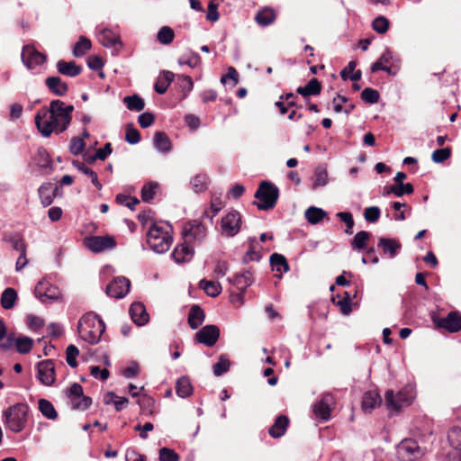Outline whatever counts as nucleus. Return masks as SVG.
I'll return each instance as SVG.
<instances>
[{
	"label": "nucleus",
	"instance_id": "6",
	"mask_svg": "<svg viewBox=\"0 0 461 461\" xmlns=\"http://www.w3.org/2000/svg\"><path fill=\"white\" fill-rule=\"evenodd\" d=\"M397 455L401 461H415L424 455V450L416 440L406 438L398 445Z\"/></svg>",
	"mask_w": 461,
	"mask_h": 461
},
{
	"label": "nucleus",
	"instance_id": "22",
	"mask_svg": "<svg viewBox=\"0 0 461 461\" xmlns=\"http://www.w3.org/2000/svg\"><path fill=\"white\" fill-rule=\"evenodd\" d=\"M45 85L52 94L58 96H65L68 91V85L59 77H48L45 79Z\"/></svg>",
	"mask_w": 461,
	"mask_h": 461
},
{
	"label": "nucleus",
	"instance_id": "19",
	"mask_svg": "<svg viewBox=\"0 0 461 461\" xmlns=\"http://www.w3.org/2000/svg\"><path fill=\"white\" fill-rule=\"evenodd\" d=\"M230 283L237 287L240 290L238 294L239 299H242L246 289L250 286L253 283L252 273L249 269L242 272L235 274L232 278H229Z\"/></svg>",
	"mask_w": 461,
	"mask_h": 461
},
{
	"label": "nucleus",
	"instance_id": "20",
	"mask_svg": "<svg viewBox=\"0 0 461 461\" xmlns=\"http://www.w3.org/2000/svg\"><path fill=\"white\" fill-rule=\"evenodd\" d=\"M194 254V248L189 245V241H185L177 245L172 252V258L177 264L191 261Z\"/></svg>",
	"mask_w": 461,
	"mask_h": 461
},
{
	"label": "nucleus",
	"instance_id": "5",
	"mask_svg": "<svg viewBox=\"0 0 461 461\" xmlns=\"http://www.w3.org/2000/svg\"><path fill=\"white\" fill-rule=\"evenodd\" d=\"M147 242L154 252L162 254L169 249L172 237L163 227L153 223L148 230Z\"/></svg>",
	"mask_w": 461,
	"mask_h": 461
},
{
	"label": "nucleus",
	"instance_id": "21",
	"mask_svg": "<svg viewBox=\"0 0 461 461\" xmlns=\"http://www.w3.org/2000/svg\"><path fill=\"white\" fill-rule=\"evenodd\" d=\"M129 313L132 321L138 326H143L149 321V314L144 304L140 302L131 303Z\"/></svg>",
	"mask_w": 461,
	"mask_h": 461
},
{
	"label": "nucleus",
	"instance_id": "52",
	"mask_svg": "<svg viewBox=\"0 0 461 461\" xmlns=\"http://www.w3.org/2000/svg\"><path fill=\"white\" fill-rule=\"evenodd\" d=\"M191 185L195 193H201L207 188L206 175L198 174L191 179Z\"/></svg>",
	"mask_w": 461,
	"mask_h": 461
},
{
	"label": "nucleus",
	"instance_id": "59",
	"mask_svg": "<svg viewBox=\"0 0 461 461\" xmlns=\"http://www.w3.org/2000/svg\"><path fill=\"white\" fill-rule=\"evenodd\" d=\"M138 404L141 410L149 411V415H154V411L152 409L155 405V400L152 397L143 395L138 400Z\"/></svg>",
	"mask_w": 461,
	"mask_h": 461
},
{
	"label": "nucleus",
	"instance_id": "49",
	"mask_svg": "<svg viewBox=\"0 0 461 461\" xmlns=\"http://www.w3.org/2000/svg\"><path fill=\"white\" fill-rule=\"evenodd\" d=\"M158 188V184L157 182H149L144 185L140 192L142 201L149 203L154 198Z\"/></svg>",
	"mask_w": 461,
	"mask_h": 461
},
{
	"label": "nucleus",
	"instance_id": "56",
	"mask_svg": "<svg viewBox=\"0 0 461 461\" xmlns=\"http://www.w3.org/2000/svg\"><path fill=\"white\" fill-rule=\"evenodd\" d=\"M79 354L78 348L75 345H69L66 349V361L68 365L75 368L77 366V357Z\"/></svg>",
	"mask_w": 461,
	"mask_h": 461
},
{
	"label": "nucleus",
	"instance_id": "2",
	"mask_svg": "<svg viewBox=\"0 0 461 461\" xmlns=\"http://www.w3.org/2000/svg\"><path fill=\"white\" fill-rule=\"evenodd\" d=\"M77 330L82 339L95 345L105 331V323L98 315L86 314L80 319Z\"/></svg>",
	"mask_w": 461,
	"mask_h": 461
},
{
	"label": "nucleus",
	"instance_id": "3",
	"mask_svg": "<svg viewBox=\"0 0 461 461\" xmlns=\"http://www.w3.org/2000/svg\"><path fill=\"white\" fill-rule=\"evenodd\" d=\"M29 406L15 403L4 411L5 425L14 433L21 432L26 426Z\"/></svg>",
	"mask_w": 461,
	"mask_h": 461
},
{
	"label": "nucleus",
	"instance_id": "44",
	"mask_svg": "<svg viewBox=\"0 0 461 461\" xmlns=\"http://www.w3.org/2000/svg\"><path fill=\"white\" fill-rule=\"evenodd\" d=\"M403 399L401 393H399L397 395H394L393 390H387L385 393V404L388 409L399 411L402 407L400 402Z\"/></svg>",
	"mask_w": 461,
	"mask_h": 461
},
{
	"label": "nucleus",
	"instance_id": "34",
	"mask_svg": "<svg viewBox=\"0 0 461 461\" xmlns=\"http://www.w3.org/2000/svg\"><path fill=\"white\" fill-rule=\"evenodd\" d=\"M328 184V170L325 164L319 165L314 170L312 189L325 186Z\"/></svg>",
	"mask_w": 461,
	"mask_h": 461
},
{
	"label": "nucleus",
	"instance_id": "55",
	"mask_svg": "<svg viewBox=\"0 0 461 461\" xmlns=\"http://www.w3.org/2000/svg\"><path fill=\"white\" fill-rule=\"evenodd\" d=\"M361 98L364 102L374 104L379 101L380 95L377 90L366 87L362 91Z\"/></svg>",
	"mask_w": 461,
	"mask_h": 461
},
{
	"label": "nucleus",
	"instance_id": "11",
	"mask_svg": "<svg viewBox=\"0 0 461 461\" xmlns=\"http://www.w3.org/2000/svg\"><path fill=\"white\" fill-rule=\"evenodd\" d=\"M34 294L42 303L54 302L61 298L60 290L45 280L38 282L34 289Z\"/></svg>",
	"mask_w": 461,
	"mask_h": 461
},
{
	"label": "nucleus",
	"instance_id": "63",
	"mask_svg": "<svg viewBox=\"0 0 461 461\" xmlns=\"http://www.w3.org/2000/svg\"><path fill=\"white\" fill-rule=\"evenodd\" d=\"M179 455L175 450L162 447L159 449V461H179Z\"/></svg>",
	"mask_w": 461,
	"mask_h": 461
},
{
	"label": "nucleus",
	"instance_id": "40",
	"mask_svg": "<svg viewBox=\"0 0 461 461\" xmlns=\"http://www.w3.org/2000/svg\"><path fill=\"white\" fill-rule=\"evenodd\" d=\"M72 164L76 168H77L83 174L89 175L93 185L97 189H99V190L102 189V187H103L102 184L99 182L97 174L94 170H92L90 167H86L84 163L77 161V160H74L72 162Z\"/></svg>",
	"mask_w": 461,
	"mask_h": 461
},
{
	"label": "nucleus",
	"instance_id": "14",
	"mask_svg": "<svg viewBox=\"0 0 461 461\" xmlns=\"http://www.w3.org/2000/svg\"><path fill=\"white\" fill-rule=\"evenodd\" d=\"M37 378L45 386L52 385L56 381L55 364L52 359L41 361L37 365Z\"/></svg>",
	"mask_w": 461,
	"mask_h": 461
},
{
	"label": "nucleus",
	"instance_id": "16",
	"mask_svg": "<svg viewBox=\"0 0 461 461\" xmlns=\"http://www.w3.org/2000/svg\"><path fill=\"white\" fill-rule=\"evenodd\" d=\"M182 234L184 239L189 242L191 240L202 241L206 235V229L201 221H192L185 224Z\"/></svg>",
	"mask_w": 461,
	"mask_h": 461
},
{
	"label": "nucleus",
	"instance_id": "30",
	"mask_svg": "<svg viewBox=\"0 0 461 461\" xmlns=\"http://www.w3.org/2000/svg\"><path fill=\"white\" fill-rule=\"evenodd\" d=\"M296 92L303 97L320 95L321 92V83L313 77L304 86L297 87Z\"/></svg>",
	"mask_w": 461,
	"mask_h": 461
},
{
	"label": "nucleus",
	"instance_id": "32",
	"mask_svg": "<svg viewBox=\"0 0 461 461\" xmlns=\"http://www.w3.org/2000/svg\"><path fill=\"white\" fill-rule=\"evenodd\" d=\"M18 294L15 289L8 287L3 291L0 296V304L5 310H11L15 306Z\"/></svg>",
	"mask_w": 461,
	"mask_h": 461
},
{
	"label": "nucleus",
	"instance_id": "54",
	"mask_svg": "<svg viewBox=\"0 0 461 461\" xmlns=\"http://www.w3.org/2000/svg\"><path fill=\"white\" fill-rule=\"evenodd\" d=\"M413 191L414 187L411 183L391 185V192L397 197H401L403 194H411Z\"/></svg>",
	"mask_w": 461,
	"mask_h": 461
},
{
	"label": "nucleus",
	"instance_id": "17",
	"mask_svg": "<svg viewBox=\"0 0 461 461\" xmlns=\"http://www.w3.org/2000/svg\"><path fill=\"white\" fill-rule=\"evenodd\" d=\"M60 187L50 182L43 183L38 189L41 203L44 207L50 206L53 203L54 197L59 194Z\"/></svg>",
	"mask_w": 461,
	"mask_h": 461
},
{
	"label": "nucleus",
	"instance_id": "60",
	"mask_svg": "<svg viewBox=\"0 0 461 461\" xmlns=\"http://www.w3.org/2000/svg\"><path fill=\"white\" fill-rule=\"evenodd\" d=\"M92 404V398L83 394L77 400L72 399V408L74 410H87Z\"/></svg>",
	"mask_w": 461,
	"mask_h": 461
},
{
	"label": "nucleus",
	"instance_id": "57",
	"mask_svg": "<svg viewBox=\"0 0 461 461\" xmlns=\"http://www.w3.org/2000/svg\"><path fill=\"white\" fill-rule=\"evenodd\" d=\"M451 156V148L447 147L444 149H438L433 151L431 159L435 163H442Z\"/></svg>",
	"mask_w": 461,
	"mask_h": 461
},
{
	"label": "nucleus",
	"instance_id": "1",
	"mask_svg": "<svg viewBox=\"0 0 461 461\" xmlns=\"http://www.w3.org/2000/svg\"><path fill=\"white\" fill-rule=\"evenodd\" d=\"M74 106L66 105L59 99L52 100L49 108L43 107L35 115L34 121L38 131L43 137H50L53 131L56 134L65 131L71 121Z\"/></svg>",
	"mask_w": 461,
	"mask_h": 461
},
{
	"label": "nucleus",
	"instance_id": "39",
	"mask_svg": "<svg viewBox=\"0 0 461 461\" xmlns=\"http://www.w3.org/2000/svg\"><path fill=\"white\" fill-rule=\"evenodd\" d=\"M199 287L203 289L208 296L216 297L221 292V286L219 283L214 281H208L202 279L199 282Z\"/></svg>",
	"mask_w": 461,
	"mask_h": 461
},
{
	"label": "nucleus",
	"instance_id": "37",
	"mask_svg": "<svg viewBox=\"0 0 461 461\" xmlns=\"http://www.w3.org/2000/svg\"><path fill=\"white\" fill-rule=\"evenodd\" d=\"M304 216L311 224H318L327 216V212L321 208L310 206L305 211Z\"/></svg>",
	"mask_w": 461,
	"mask_h": 461
},
{
	"label": "nucleus",
	"instance_id": "10",
	"mask_svg": "<svg viewBox=\"0 0 461 461\" xmlns=\"http://www.w3.org/2000/svg\"><path fill=\"white\" fill-rule=\"evenodd\" d=\"M432 321L438 329H444L450 333L461 330V314L457 312H450L446 317L433 315Z\"/></svg>",
	"mask_w": 461,
	"mask_h": 461
},
{
	"label": "nucleus",
	"instance_id": "61",
	"mask_svg": "<svg viewBox=\"0 0 461 461\" xmlns=\"http://www.w3.org/2000/svg\"><path fill=\"white\" fill-rule=\"evenodd\" d=\"M336 216L343 222L346 223L347 229L345 232L347 234H352V228L354 227V220L351 212H339L336 214Z\"/></svg>",
	"mask_w": 461,
	"mask_h": 461
},
{
	"label": "nucleus",
	"instance_id": "42",
	"mask_svg": "<svg viewBox=\"0 0 461 461\" xmlns=\"http://www.w3.org/2000/svg\"><path fill=\"white\" fill-rule=\"evenodd\" d=\"M370 239V233L366 230L358 231L351 241L353 249H365L367 248V241Z\"/></svg>",
	"mask_w": 461,
	"mask_h": 461
},
{
	"label": "nucleus",
	"instance_id": "4",
	"mask_svg": "<svg viewBox=\"0 0 461 461\" xmlns=\"http://www.w3.org/2000/svg\"><path fill=\"white\" fill-rule=\"evenodd\" d=\"M258 202H253L258 210L268 211L273 209L279 197V189L268 181H262L254 194Z\"/></svg>",
	"mask_w": 461,
	"mask_h": 461
},
{
	"label": "nucleus",
	"instance_id": "33",
	"mask_svg": "<svg viewBox=\"0 0 461 461\" xmlns=\"http://www.w3.org/2000/svg\"><path fill=\"white\" fill-rule=\"evenodd\" d=\"M154 147L162 153L171 150V141L164 131H157L153 138Z\"/></svg>",
	"mask_w": 461,
	"mask_h": 461
},
{
	"label": "nucleus",
	"instance_id": "38",
	"mask_svg": "<svg viewBox=\"0 0 461 461\" xmlns=\"http://www.w3.org/2000/svg\"><path fill=\"white\" fill-rule=\"evenodd\" d=\"M122 102L130 111L140 112L145 108L144 100L137 94L125 96Z\"/></svg>",
	"mask_w": 461,
	"mask_h": 461
},
{
	"label": "nucleus",
	"instance_id": "41",
	"mask_svg": "<svg viewBox=\"0 0 461 461\" xmlns=\"http://www.w3.org/2000/svg\"><path fill=\"white\" fill-rule=\"evenodd\" d=\"M39 411L49 420H56L58 418V412L53 404L46 399L39 400Z\"/></svg>",
	"mask_w": 461,
	"mask_h": 461
},
{
	"label": "nucleus",
	"instance_id": "9",
	"mask_svg": "<svg viewBox=\"0 0 461 461\" xmlns=\"http://www.w3.org/2000/svg\"><path fill=\"white\" fill-rule=\"evenodd\" d=\"M241 223L240 213L236 210H231L221 219V233L227 237H234L239 233Z\"/></svg>",
	"mask_w": 461,
	"mask_h": 461
},
{
	"label": "nucleus",
	"instance_id": "64",
	"mask_svg": "<svg viewBox=\"0 0 461 461\" xmlns=\"http://www.w3.org/2000/svg\"><path fill=\"white\" fill-rule=\"evenodd\" d=\"M381 211L376 206L366 208L364 212L365 220L368 222H376L380 218Z\"/></svg>",
	"mask_w": 461,
	"mask_h": 461
},
{
	"label": "nucleus",
	"instance_id": "12",
	"mask_svg": "<svg viewBox=\"0 0 461 461\" xmlns=\"http://www.w3.org/2000/svg\"><path fill=\"white\" fill-rule=\"evenodd\" d=\"M21 59L23 65L28 69H33L37 66H41L45 63L47 60V56L38 51L32 45H25L23 48Z\"/></svg>",
	"mask_w": 461,
	"mask_h": 461
},
{
	"label": "nucleus",
	"instance_id": "53",
	"mask_svg": "<svg viewBox=\"0 0 461 461\" xmlns=\"http://www.w3.org/2000/svg\"><path fill=\"white\" fill-rule=\"evenodd\" d=\"M7 240H8V242L11 243L12 248L14 250L20 252V254L21 253L26 254L27 245H26L25 241L23 240V239L19 234L11 236Z\"/></svg>",
	"mask_w": 461,
	"mask_h": 461
},
{
	"label": "nucleus",
	"instance_id": "35",
	"mask_svg": "<svg viewBox=\"0 0 461 461\" xmlns=\"http://www.w3.org/2000/svg\"><path fill=\"white\" fill-rule=\"evenodd\" d=\"M176 394L181 398L188 397L193 393V386L187 376H182L177 379L176 384Z\"/></svg>",
	"mask_w": 461,
	"mask_h": 461
},
{
	"label": "nucleus",
	"instance_id": "31",
	"mask_svg": "<svg viewBox=\"0 0 461 461\" xmlns=\"http://www.w3.org/2000/svg\"><path fill=\"white\" fill-rule=\"evenodd\" d=\"M99 41L102 43L103 46L106 48H112L116 45H122L119 35L108 28H104L101 31Z\"/></svg>",
	"mask_w": 461,
	"mask_h": 461
},
{
	"label": "nucleus",
	"instance_id": "28",
	"mask_svg": "<svg viewBox=\"0 0 461 461\" xmlns=\"http://www.w3.org/2000/svg\"><path fill=\"white\" fill-rule=\"evenodd\" d=\"M56 67L59 73L71 77H75L82 72L81 66L77 65L75 61L67 62L61 59L57 62Z\"/></svg>",
	"mask_w": 461,
	"mask_h": 461
},
{
	"label": "nucleus",
	"instance_id": "58",
	"mask_svg": "<svg viewBox=\"0 0 461 461\" xmlns=\"http://www.w3.org/2000/svg\"><path fill=\"white\" fill-rule=\"evenodd\" d=\"M373 29L380 34H384L388 31L389 21L384 16H378L373 21Z\"/></svg>",
	"mask_w": 461,
	"mask_h": 461
},
{
	"label": "nucleus",
	"instance_id": "62",
	"mask_svg": "<svg viewBox=\"0 0 461 461\" xmlns=\"http://www.w3.org/2000/svg\"><path fill=\"white\" fill-rule=\"evenodd\" d=\"M85 146L86 144L81 138L73 137L70 140L69 151L71 154L77 156L83 151Z\"/></svg>",
	"mask_w": 461,
	"mask_h": 461
},
{
	"label": "nucleus",
	"instance_id": "8",
	"mask_svg": "<svg viewBox=\"0 0 461 461\" xmlns=\"http://www.w3.org/2000/svg\"><path fill=\"white\" fill-rule=\"evenodd\" d=\"M84 246L94 253L113 249L116 240L113 236H87L83 240Z\"/></svg>",
	"mask_w": 461,
	"mask_h": 461
},
{
	"label": "nucleus",
	"instance_id": "51",
	"mask_svg": "<svg viewBox=\"0 0 461 461\" xmlns=\"http://www.w3.org/2000/svg\"><path fill=\"white\" fill-rule=\"evenodd\" d=\"M125 140L129 144H137L140 141V131L133 126L132 123H128L125 127Z\"/></svg>",
	"mask_w": 461,
	"mask_h": 461
},
{
	"label": "nucleus",
	"instance_id": "27",
	"mask_svg": "<svg viewBox=\"0 0 461 461\" xmlns=\"http://www.w3.org/2000/svg\"><path fill=\"white\" fill-rule=\"evenodd\" d=\"M382 402V398L377 392L367 391L362 398V409L365 412H371Z\"/></svg>",
	"mask_w": 461,
	"mask_h": 461
},
{
	"label": "nucleus",
	"instance_id": "15",
	"mask_svg": "<svg viewBox=\"0 0 461 461\" xmlns=\"http://www.w3.org/2000/svg\"><path fill=\"white\" fill-rule=\"evenodd\" d=\"M194 337L197 342L202 343L207 347H212L219 339L220 329L216 325L208 324L197 331Z\"/></svg>",
	"mask_w": 461,
	"mask_h": 461
},
{
	"label": "nucleus",
	"instance_id": "47",
	"mask_svg": "<svg viewBox=\"0 0 461 461\" xmlns=\"http://www.w3.org/2000/svg\"><path fill=\"white\" fill-rule=\"evenodd\" d=\"M230 366V362L226 355L221 354L219 357L218 362L213 365V375L215 376H221L227 371H229Z\"/></svg>",
	"mask_w": 461,
	"mask_h": 461
},
{
	"label": "nucleus",
	"instance_id": "50",
	"mask_svg": "<svg viewBox=\"0 0 461 461\" xmlns=\"http://www.w3.org/2000/svg\"><path fill=\"white\" fill-rule=\"evenodd\" d=\"M175 37V32L172 28L168 26H163L159 29L157 34V40L163 45L170 44Z\"/></svg>",
	"mask_w": 461,
	"mask_h": 461
},
{
	"label": "nucleus",
	"instance_id": "26",
	"mask_svg": "<svg viewBox=\"0 0 461 461\" xmlns=\"http://www.w3.org/2000/svg\"><path fill=\"white\" fill-rule=\"evenodd\" d=\"M377 246L378 248H381L383 252L387 254L391 258H394L402 248V245L398 240L384 237L379 239Z\"/></svg>",
	"mask_w": 461,
	"mask_h": 461
},
{
	"label": "nucleus",
	"instance_id": "29",
	"mask_svg": "<svg viewBox=\"0 0 461 461\" xmlns=\"http://www.w3.org/2000/svg\"><path fill=\"white\" fill-rule=\"evenodd\" d=\"M276 19V14L274 9L265 7L258 11L255 15V21L262 27L272 24Z\"/></svg>",
	"mask_w": 461,
	"mask_h": 461
},
{
	"label": "nucleus",
	"instance_id": "24",
	"mask_svg": "<svg viewBox=\"0 0 461 461\" xmlns=\"http://www.w3.org/2000/svg\"><path fill=\"white\" fill-rule=\"evenodd\" d=\"M205 313L201 306L194 304L189 310L187 322L192 330L198 329L204 321Z\"/></svg>",
	"mask_w": 461,
	"mask_h": 461
},
{
	"label": "nucleus",
	"instance_id": "18",
	"mask_svg": "<svg viewBox=\"0 0 461 461\" xmlns=\"http://www.w3.org/2000/svg\"><path fill=\"white\" fill-rule=\"evenodd\" d=\"M334 403V398L330 393H324L320 401L313 405L314 414L323 420H328L330 417V406Z\"/></svg>",
	"mask_w": 461,
	"mask_h": 461
},
{
	"label": "nucleus",
	"instance_id": "46",
	"mask_svg": "<svg viewBox=\"0 0 461 461\" xmlns=\"http://www.w3.org/2000/svg\"><path fill=\"white\" fill-rule=\"evenodd\" d=\"M176 84L183 92V98H185L188 93L191 92L194 87L193 79L191 78V77L186 75H177Z\"/></svg>",
	"mask_w": 461,
	"mask_h": 461
},
{
	"label": "nucleus",
	"instance_id": "13",
	"mask_svg": "<svg viewBox=\"0 0 461 461\" xmlns=\"http://www.w3.org/2000/svg\"><path fill=\"white\" fill-rule=\"evenodd\" d=\"M131 282L124 276L114 278L105 288V294L115 299H121L127 295L130 292Z\"/></svg>",
	"mask_w": 461,
	"mask_h": 461
},
{
	"label": "nucleus",
	"instance_id": "7",
	"mask_svg": "<svg viewBox=\"0 0 461 461\" xmlns=\"http://www.w3.org/2000/svg\"><path fill=\"white\" fill-rule=\"evenodd\" d=\"M34 341L32 338L26 336H20L15 338L14 333H9L6 339L0 343V350L8 351L14 346L20 354H28L33 347Z\"/></svg>",
	"mask_w": 461,
	"mask_h": 461
},
{
	"label": "nucleus",
	"instance_id": "36",
	"mask_svg": "<svg viewBox=\"0 0 461 461\" xmlns=\"http://www.w3.org/2000/svg\"><path fill=\"white\" fill-rule=\"evenodd\" d=\"M345 296H341L340 294H337L336 296H332L331 301L334 304L339 307V310L342 314L348 315L351 312V305H350V294L348 292H344Z\"/></svg>",
	"mask_w": 461,
	"mask_h": 461
},
{
	"label": "nucleus",
	"instance_id": "48",
	"mask_svg": "<svg viewBox=\"0 0 461 461\" xmlns=\"http://www.w3.org/2000/svg\"><path fill=\"white\" fill-rule=\"evenodd\" d=\"M91 41L85 36H80L78 41L73 48V55L75 57H82L86 54V50L91 49Z\"/></svg>",
	"mask_w": 461,
	"mask_h": 461
},
{
	"label": "nucleus",
	"instance_id": "45",
	"mask_svg": "<svg viewBox=\"0 0 461 461\" xmlns=\"http://www.w3.org/2000/svg\"><path fill=\"white\" fill-rule=\"evenodd\" d=\"M392 56L389 50H386L384 53L381 55V57L372 64L371 71L375 73L379 70L386 71L388 73L391 72V68L384 66V64L389 63Z\"/></svg>",
	"mask_w": 461,
	"mask_h": 461
},
{
	"label": "nucleus",
	"instance_id": "23",
	"mask_svg": "<svg viewBox=\"0 0 461 461\" xmlns=\"http://www.w3.org/2000/svg\"><path fill=\"white\" fill-rule=\"evenodd\" d=\"M273 271L277 272L276 276L278 278L282 277L283 272L286 273L289 271V264L285 257L282 254L273 253L269 259Z\"/></svg>",
	"mask_w": 461,
	"mask_h": 461
},
{
	"label": "nucleus",
	"instance_id": "25",
	"mask_svg": "<svg viewBox=\"0 0 461 461\" xmlns=\"http://www.w3.org/2000/svg\"><path fill=\"white\" fill-rule=\"evenodd\" d=\"M289 426V419L285 415L276 417L274 424L269 428L268 433L274 438H281L286 432Z\"/></svg>",
	"mask_w": 461,
	"mask_h": 461
},
{
	"label": "nucleus",
	"instance_id": "43",
	"mask_svg": "<svg viewBox=\"0 0 461 461\" xmlns=\"http://www.w3.org/2000/svg\"><path fill=\"white\" fill-rule=\"evenodd\" d=\"M450 445L458 450L459 461H461V429L457 427L452 428L447 435Z\"/></svg>",
	"mask_w": 461,
	"mask_h": 461
}]
</instances>
